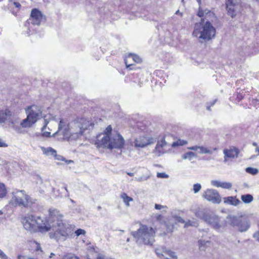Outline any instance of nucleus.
<instances>
[{
  "label": "nucleus",
  "mask_w": 259,
  "mask_h": 259,
  "mask_svg": "<svg viewBox=\"0 0 259 259\" xmlns=\"http://www.w3.org/2000/svg\"><path fill=\"white\" fill-rule=\"evenodd\" d=\"M201 189V185L199 183L195 184L193 185V190L194 193H198Z\"/></svg>",
  "instance_id": "obj_37"
},
{
  "label": "nucleus",
  "mask_w": 259,
  "mask_h": 259,
  "mask_svg": "<svg viewBox=\"0 0 259 259\" xmlns=\"http://www.w3.org/2000/svg\"><path fill=\"white\" fill-rule=\"evenodd\" d=\"M156 176L159 178H168V175H167L165 172H157Z\"/></svg>",
  "instance_id": "obj_41"
},
{
  "label": "nucleus",
  "mask_w": 259,
  "mask_h": 259,
  "mask_svg": "<svg viewBox=\"0 0 259 259\" xmlns=\"http://www.w3.org/2000/svg\"><path fill=\"white\" fill-rule=\"evenodd\" d=\"M224 202L225 204L235 206L241 203L240 201L238 199L236 198V197L234 196H228L224 197Z\"/></svg>",
  "instance_id": "obj_23"
},
{
  "label": "nucleus",
  "mask_w": 259,
  "mask_h": 259,
  "mask_svg": "<svg viewBox=\"0 0 259 259\" xmlns=\"http://www.w3.org/2000/svg\"><path fill=\"white\" fill-rule=\"evenodd\" d=\"M246 171L247 173L254 175L258 173V170L257 168H253V167H248L246 168Z\"/></svg>",
  "instance_id": "obj_35"
},
{
  "label": "nucleus",
  "mask_w": 259,
  "mask_h": 259,
  "mask_svg": "<svg viewBox=\"0 0 259 259\" xmlns=\"http://www.w3.org/2000/svg\"><path fill=\"white\" fill-rule=\"evenodd\" d=\"M34 203V200L23 190H16L12 192V197L10 203L14 206L30 207Z\"/></svg>",
  "instance_id": "obj_6"
},
{
  "label": "nucleus",
  "mask_w": 259,
  "mask_h": 259,
  "mask_svg": "<svg viewBox=\"0 0 259 259\" xmlns=\"http://www.w3.org/2000/svg\"><path fill=\"white\" fill-rule=\"evenodd\" d=\"M224 154V161L227 162L229 158H234L238 157L239 150L236 148L225 149L223 150Z\"/></svg>",
  "instance_id": "obj_18"
},
{
  "label": "nucleus",
  "mask_w": 259,
  "mask_h": 259,
  "mask_svg": "<svg viewBox=\"0 0 259 259\" xmlns=\"http://www.w3.org/2000/svg\"><path fill=\"white\" fill-rule=\"evenodd\" d=\"M51 119L53 120H56V118H55V117L54 116H53L52 115H49V116H45L44 117V121H45V125H44V126L42 127V129H41V131L42 132H43L42 133V135L44 137H55V136H57V135H55V136H54V134L55 133H54L52 135H51V133L50 132H45L44 130L46 128L47 125H48V124L49 123V119H51Z\"/></svg>",
  "instance_id": "obj_20"
},
{
  "label": "nucleus",
  "mask_w": 259,
  "mask_h": 259,
  "mask_svg": "<svg viewBox=\"0 0 259 259\" xmlns=\"http://www.w3.org/2000/svg\"><path fill=\"white\" fill-rule=\"evenodd\" d=\"M202 196L207 201L214 204H219L221 202V197L217 190L207 189L203 193Z\"/></svg>",
  "instance_id": "obj_11"
},
{
  "label": "nucleus",
  "mask_w": 259,
  "mask_h": 259,
  "mask_svg": "<svg viewBox=\"0 0 259 259\" xmlns=\"http://www.w3.org/2000/svg\"><path fill=\"white\" fill-rule=\"evenodd\" d=\"M3 252V251L0 249V254Z\"/></svg>",
  "instance_id": "obj_62"
},
{
  "label": "nucleus",
  "mask_w": 259,
  "mask_h": 259,
  "mask_svg": "<svg viewBox=\"0 0 259 259\" xmlns=\"http://www.w3.org/2000/svg\"><path fill=\"white\" fill-rule=\"evenodd\" d=\"M49 237L57 241H64L71 237L74 232V226L66 220L60 212L55 209H49Z\"/></svg>",
  "instance_id": "obj_1"
},
{
  "label": "nucleus",
  "mask_w": 259,
  "mask_h": 259,
  "mask_svg": "<svg viewBox=\"0 0 259 259\" xmlns=\"http://www.w3.org/2000/svg\"><path fill=\"white\" fill-rule=\"evenodd\" d=\"M97 259H105V255L102 254H99Z\"/></svg>",
  "instance_id": "obj_48"
},
{
  "label": "nucleus",
  "mask_w": 259,
  "mask_h": 259,
  "mask_svg": "<svg viewBox=\"0 0 259 259\" xmlns=\"http://www.w3.org/2000/svg\"><path fill=\"white\" fill-rule=\"evenodd\" d=\"M227 223L240 232H246L250 227L248 219L235 215H228L226 218Z\"/></svg>",
  "instance_id": "obj_8"
},
{
  "label": "nucleus",
  "mask_w": 259,
  "mask_h": 259,
  "mask_svg": "<svg viewBox=\"0 0 259 259\" xmlns=\"http://www.w3.org/2000/svg\"><path fill=\"white\" fill-rule=\"evenodd\" d=\"M55 255V254L53 253H51V254H50V258H52L53 256Z\"/></svg>",
  "instance_id": "obj_54"
},
{
  "label": "nucleus",
  "mask_w": 259,
  "mask_h": 259,
  "mask_svg": "<svg viewBox=\"0 0 259 259\" xmlns=\"http://www.w3.org/2000/svg\"><path fill=\"white\" fill-rule=\"evenodd\" d=\"M0 123H6L8 124L14 123L12 117V113L9 110L0 111Z\"/></svg>",
  "instance_id": "obj_17"
},
{
  "label": "nucleus",
  "mask_w": 259,
  "mask_h": 259,
  "mask_svg": "<svg viewBox=\"0 0 259 259\" xmlns=\"http://www.w3.org/2000/svg\"><path fill=\"white\" fill-rule=\"evenodd\" d=\"M178 221H179V222L181 223H183L185 224L186 223L185 221L181 218H179V219L178 220Z\"/></svg>",
  "instance_id": "obj_49"
},
{
  "label": "nucleus",
  "mask_w": 259,
  "mask_h": 259,
  "mask_svg": "<svg viewBox=\"0 0 259 259\" xmlns=\"http://www.w3.org/2000/svg\"><path fill=\"white\" fill-rule=\"evenodd\" d=\"M74 233L76 236H79L80 235H84L86 232L84 230L78 229L77 230H76Z\"/></svg>",
  "instance_id": "obj_40"
},
{
  "label": "nucleus",
  "mask_w": 259,
  "mask_h": 259,
  "mask_svg": "<svg viewBox=\"0 0 259 259\" xmlns=\"http://www.w3.org/2000/svg\"><path fill=\"white\" fill-rule=\"evenodd\" d=\"M213 15L214 14L207 9L202 10L200 9V8L199 9V11L198 12V16L201 18L204 17V18H202V19H204V21L205 20H206V21L207 20L209 21L208 18L213 16Z\"/></svg>",
  "instance_id": "obj_22"
},
{
  "label": "nucleus",
  "mask_w": 259,
  "mask_h": 259,
  "mask_svg": "<svg viewBox=\"0 0 259 259\" xmlns=\"http://www.w3.org/2000/svg\"><path fill=\"white\" fill-rule=\"evenodd\" d=\"M40 148H41V151H42L43 154L47 156L56 155V153H57L56 150H55L52 147H49L45 148L44 147H41Z\"/></svg>",
  "instance_id": "obj_26"
},
{
  "label": "nucleus",
  "mask_w": 259,
  "mask_h": 259,
  "mask_svg": "<svg viewBox=\"0 0 259 259\" xmlns=\"http://www.w3.org/2000/svg\"><path fill=\"white\" fill-rule=\"evenodd\" d=\"M210 184L215 187H221L223 189H230L232 188V184L230 182H223L219 180H212Z\"/></svg>",
  "instance_id": "obj_21"
},
{
  "label": "nucleus",
  "mask_w": 259,
  "mask_h": 259,
  "mask_svg": "<svg viewBox=\"0 0 259 259\" xmlns=\"http://www.w3.org/2000/svg\"><path fill=\"white\" fill-rule=\"evenodd\" d=\"M258 233H255V234H254L253 237H256V236H258Z\"/></svg>",
  "instance_id": "obj_57"
},
{
  "label": "nucleus",
  "mask_w": 259,
  "mask_h": 259,
  "mask_svg": "<svg viewBox=\"0 0 259 259\" xmlns=\"http://www.w3.org/2000/svg\"><path fill=\"white\" fill-rule=\"evenodd\" d=\"M22 223L24 229L30 232L38 231L44 233L49 231L50 228L48 221L33 215H28L22 218Z\"/></svg>",
  "instance_id": "obj_5"
},
{
  "label": "nucleus",
  "mask_w": 259,
  "mask_h": 259,
  "mask_svg": "<svg viewBox=\"0 0 259 259\" xmlns=\"http://www.w3.org/2000/svg\"><path fill=\"white\" fill-rule=\"evenodd\" d=\"M112 128L111 125H109L107 127L104 133H102L101 134H106L108 135L109 136H111L110 134H111Z\"/></svg>",
  "instance_id": "obj_39"
},
{
  "label": "nucleus",
  "mask_w": 259,
  "mask_h": 259,
  "mask_svg": "<svg viewBox=\"0 0 259 259\" xmlns=\"http://www.w3.org/2000/svg\"><path fill=\"white\" fill-rule=\"evenodd\" d=\"M53 156L57 160H63V157L62 156L57 155V154H56V155H53Z\"/></svg>",
  "instance_id": "obj_45"
},
{
  "label": "nucleus",
  "mask_w": 259,
  "mask_h": 259,
  "mask_svg": "<svg viewBox=\"0 0 259 259\" xmlns=\"http://www.w3.org/2000/svg\"><path fill=\"white\" fill-rule=\"evenodd\" d=\"M64 189H65V190L66 191V193H67V195H66V196L69 197V193H68V190H67V187H64Z\"/></svg>",
  "instance_id": "obj_50"
},
{
  "label": "nucleus",
  "mask_w": 259,
  "mask_h": 259,
  "mask_svg": "<svg viewBox=\"0 0 259 259\" xmlns=\"http://www.w3.org/2000/svg\"><path fill=\"white\" fill-rule=\"evenodd\" d=\"M167 145L164 138H163L160 141H158L154 149V152L158 156H160L165 152L163 148Z\"/></svg>",
  "instance_id": "obj_19"
},
{
  "label": "nucleus",
  "mask_w": 259,
  "mask_h": 259,
  "mask_svg": "<svg viewBox=\"0 0 259 259\" xmlns=\"http://www.w3.org/2000/svg\"><path fill=\"white\" fill-rule=\"evenodd\" d=\"M127 174L131 177L134 176V173L133 172H127Z\"/></svg>",
  "instance_id": "obj_52"
},
{
  "label": "nucleus",
  "mask_w": 259,
  "mask_h": 259,
  "mask_svg": "<svg viewBox=\"0 0 259 259\" xmlns=\"http://www.w3.org/2000/svg\"><path fill=\"white\" fill-rule=\"evenodd\" d=\"M98 209L99 210V209H101V206H98Z\"/></svg>",
  "instance_id": "obj_61"
},
{
  "label": "nucleus",
  "mask_w": 259,
  "mask_h": 259,
  "mask_svg": "<svg viewBox=\"0 0 259 259\" xmlns=\"http://www.w3.org/2000/svg\"><path fill=\"white\" fill-rule=\"evenodd\" d=\"M36 244L37 245V246H36V250H38L40 249V245L39 244L36 243Z\"/></svg>",
  "instance_id": "obj_51"
},
{
  "label": "nucleus",
  "mask_w": 259,
  "mask_h": 259,
  "mask_svg": "<svg viewBox=\"0 0 259 259\" xmlns=\"http://www.w3.org/2000/svg\"><path fill=\"white\" fill-rule=\"evenodd\" d=\"M0 257L1 259H8L7 255L3 251L0 254Z\"/></svg>",
  "instance_id": "obj_44"
},
{
  "label": "nucleus",
  "mask_w": 259,
  "mask_h": 259,
  "mask_svg": "<svg viewBox=\"0 0 259 259\" xmlns=\"http://www.w3.org/2000/svg\"><path fill=\"white\" fill-rule=\"evenodd\" d=\"M72 162V161H71V160H69V161H68V163H70V162Z\"/></svg>",
  "instance_id": "obj_63"
},
{
  "label": "nucleus",
  "mask_w": 259,
  "mask_h": 259,
  "mask_svg": "<svg viewBox=\"0 0 259 259\" xmlns=\"http://www.w3.org/2000/svg\"><path fill=\"white\" fill-rule=\"evenodd\" d=\"M124 144L123 137L119 134L109 136L106 134H99L97 136L95 145L98 148L103 149H120Z\"/></svg>",
  "instance_id": "obj_4"
},
{
  "label": "nucleus",
  "mask_w": 259,
  "mask_h": 259,
  "mask_svg": "<svg viewBox=\"0 0 259 259\" xmlns=\"http://www.w3.org/2000/svg\"><path fill=\"white\" fill-rule=\"evenodd\" d=\"M205 222L209 224L212 228L220 232L224 228L220 218L212 213H209L207 217L205 218Z\"/></svg>",
  "instance_id": "obj_9"
},
{
  "label": "nucleus",
  "mask_w": 259,
  "mask_h": 259,
  "mask_svg": "<svg viewBox=\"0 0 259 259\" xmlns=\"http://www.w3.org/2000/svg\"><path fill=\"white\" fill-rule=\"evenodd\" d=\"M70 201L72 202V203H74V201L71 199H70Z\"/></svg>",
  "instance_id": "obj_60"
},
{
  "label": "nucleus",
  "mask_w": 259,
  "mask_h": 259,
  "mask_svg": "<svg viewBox=\"0 0 259 259\" xmlns=\"http://www.w3.org/2000/svg\"><path fill=\"white\" fill-rule=\"evenodd\" d=\"M198 4L200 5L201 4V0H196Z\"/></svg>",
  "instance_id": "obj_58"
},
{
  "label": "nucleus",
  "mask_w": 259,
  "mask_h": 259,
  "mask_svg": "<svg viewBox=\"0 0 259 259\" xmlns=\"http://www.w3.org/2000/svg\"><path fill=\"white\" fill-rule=\"evenodd\" d=\"M199 153L200 154H211L212 153V150L208 149L206 147L200 146Z\"/></svg>",
  "instance_id": "obj_33"
},
{
  "label": "nucleus",
  "mask_w": 259,
  "mask_h": 259,
  "mask_svg": "<svg viewBox=\"0 0 259 259\" xmlns=\"http://www.w3.org/2000/svg\"><path fill=\"white\" fill-rule=\"evenodd\" d=\"M217 101V100L215 99L210 103H207V105H206V109L207 110H210V107L214 105L215 104V103H216Z\"/></svg>",
  "instance_id": "obj_43"
},
{
  "label": "nucleus",
  "mask_w": 259,
  "mask_h": 259,
  "mask_svg": "<svg viewBox=\"0 0 259 259\" xmlns=\"http://www.w3.org/2000/svg\"><path fill=\"white\" fill-rule=\"evenodd\" d=\"M155 252L157 255L162 259H177L175 252L171 250H166L164 248H162V251L158 248L156 249Z\"/></svg>",
  "instance_id": "obj_14"
},
{
  "label": "nucleus",
  "mask_w": 259,
  "mask_h": 259,
  "mask_svg": "<svg viewBox=\"0 0 259 259\" xmlns=\"http://www.w3.org/2000/svg\"><path fill=\"white\" fill-rule=\"evenodd\" d=\"M179 13H180V11H179V10H178V11L176 12V14H179Z\"/></svg>",
  "instance_id": "obj_59"
},
{
  "label": "nucleus",
  "mask_w": 259,
  "mask_h": 259,
  "mask_svg": "<svg viewBox=\"0 0 259 259\" xmlns=\"http://www.w3.org/2000/svg\"><path fill=\"white\" fill-rule=\"evenodd\" d=\"M257 151L258 152V154H259V148L258 147H256L255 149V152H257Z\"/></svg>",
  "instance_id": "obj_56"
},
{
  "label": "nucleus",
  "mask_w": 259,
  "mask_h": 259,
  "mask_svg": "<svg viewBox=\"0 0 259 259\" xmlns=\"http://www.w3.org/2000/svg\"><path fill=\"white\" fill-rule=\"evenodd\" d=\"M241 199L244 203L248 204L251 203L253 201V197L251 194H247L242 195Z\"/></svg>",
  "instance_id": "obj_27"
},
{
  "label": "nucleus",
  "mask_w": 259,
  "mask_h": 259,
  "mask_svg": "<svg viewBox=\"0 0 259 259\" xmlns=\"http://www.w3.org/2000/svg\"><path fill=\"white\" fill-rule=\"evenodd\" d=\"M167 232H172V229L171 228H168L167 229Z\"/></svg>",
  "instance_id": "obj_53"
},
{
  "label": "nucleus",
  "mask_w": 259,
  "mask_h": 259,
  "mask_svg": "<svg viewBox=\"0 0 259 259\" xmlns=\"http://www.w3.org/2000/svg\"><path fill=\"white\" fill-rule=\"evenodd\" d=\"M199 148H200V146H192V147H189V149L191 150L197 151L198 149L199 150Z\"/></svg>",
  "instance_id": "obj_46"
},
{
  "label": "nucleus",
  "mask_w": 259,
  "mask_h": 259,
  "mask_svg": "<svg viewBox=\"0 0 259 259\" xmlns=\"http://www.w3.org/2000/svg\"><path fill=\"white\" fill-rule=\"evenodd\" d=\"M241 0H225L226 9L227 14L234 18L236 16Z\"/></svg>",
  "instance_id": "obj_12"
},
{
  "label": "nucleus",
  "mask_w": 259,
  "mask_h": 259,
  "mask_svg": "<svg viewBox=\"0 0 259 259\" xmlns=\"http://www.w3.org/2000/svg\"><path fill=\"white\" fill-rule=\"evenodd\" d=\"M149 178V177H136L134 179L135 181H137L138 182H142L145 180H147Z\"/></svg>",
  "instance_id": "obj_42"
},
{
  "label": "nucleus",
  "mask_w": 259,
  "mask_h": 259,
  "mask_svg": "<svg viewBox=\"0 0 259 259\" xmlns=\"http://www.w3.org/2000/svg\"><path fill=\"white\" fill-rule=\"evenodd\" d=\"M42 18L43 16L40 11L37 9H33L32 10L30 20L33 25H39L40 24Z\"/></svg>",
  "instance_id": "obj_15"
},
{
  "label": "nucleus",
  "mask_w": 259,
  "mask_h": 259,
  "mask_svg": "<svg viewBox=\"0 0 259 259\" xmlns=\"http://www.w3.org/2000/svg\"><path fill=\"white\" fill-rule=\"evenodd\" d=\"M210 241L209 240H205L203 239H200L198 240V245L199 249L201 250H204L207 246V244H209Z\"/></svg>",
  "instance_id": "obj_28"
},
{
  "label": "nucleus",
  "mask_w": 259,
  "mask_h": 259,
  "mask_svg": "<svg viewBox=\"0 0 259 259\" xmlns=\"http://www.w3.org/2000/svg\"><path fill=\"white\" fill-rule=\"evenodd\" d=\"M93 125V122L84 118H77L69 123L61 119L58 131L54 136L61 135L63 139L71 141L79 138L86 130Z\"/></svg>",
  "instance_id": "obj_2"
},
{
  "label": "nucleus",
  "mask_w": 259,
  "mask_h": 259,
  "mask_svg": "<svg viewBox=\"0 0 259 259\" xmlns=\"http://www.w3.org/2000/svg\"><path fill=\"white\" fill-rule=\"evenodd\" d=\"M132 235L146 245H152L155 240V231L152 228L146 226H142L137 231H133Z\"/></svg>",
  "instance_id": "obj_7"
},
{
  "label": "nucleus",
  "mask_w": 259,
  "mask_h": 259,
  "mask_svg": "<svg viewBox=\"0 0 259 259\" xmlns=\"http://www.w3.org/2000/svg\"><path fill=\"white\" fill-rule=\"evenodd\" d=\"M154 207L156 209L162 210V212H165L167 209V207L166 205H162L158 204H155Z\"/></svg>",
  "instance_id": "obj_36"
},
{
  "label": "nucleus",
  "mask_w": 259,
  "mask_h": 259,
  "mask_svg": "<svg viewBox=\"0 0 259 259\" xmlns=\"http://www.w3.org/2000/svg\"><path fill=\"white\" fill-rule=\"evenodd\" d=\"M25 112L27 115L35 122L42 117L41 108L35 105L27 107Z\"/></svg>",
  "instance_id": "obj_10"
},
{
  "label": "nucleus",
  "mask_w": 259,
  "mask_h": 259,
  "mask_svg": "<svg viewBox=\"0 0 259 259\" xmlns=\"http://www.w3.org/2000/svg\"><path fill=\"white\" fill-rule=\"evenodd\" d=\"M195 156V153L193 152H188L184 154L182 157L183 159L191 160Z\"/></svg>",
  "instance_id": "obj_32"
},
{
  "label": "nucleus",
  "mask_w": 259,
  "mask_h": 259,
  "mask_svg": "<svg viewBox=\"0 0 259 259\" xmlns=\"http://www.w3.org/2000/svg\"><path fill=\"white\" fill-rule=\"evenodd\" d=\"M7 193V191L5 185L0 183V198L4 197Z\"/></svg>",
  "instance_id": "obj_31"
},
{
  "label": "nucleus",
  "mask_w": 259,
  "mask_h": 259,
  "mask_svg": "<svg viewBox=\"0 0 259 259\" xmlns=\"http://www.w3.org/2000/svg\"><path fill=\"white\" fill-rule=\"evenodd\" d=\"M62 259H79V258L72 254H67L62 257Z\"/></svg>",
  "instance_id": "obj_38"
},
{
  "label": "nucleus",
  "mask_w": 259,
  "mask_h": 259,
  "mask_svg": "<svg viewBox=\"0 0 259 259\" xmlns=\"http://www.w3.org/2000/svg\"><path fill=\"white\" fill-rule=\"evenodd\" d=\"M215 28L208 20L206 21L201 19V21L195 24L192 35L197 38L200 43H205L215 37Z\"/></svg>",
  "instance_id": "obj_3"
},
{
  "label": "nucleus",
  "mask_w": 259,
  "mask_h": 259,
  "mask_svg": "<svg viewBox=\"0 0 259 259\" xmlns=\"http://www.w3.org/2000/svg\"><path fill=\"white\" fill-rule=\"evenodd\" d=\"M121 198L122 199L124 203L127 206L130 205L129 202L133 201V198L128 196L125 193H122L121 195Z\"/></svg>",
  "instance_id": "obj_30"
},
{
  "label": "nucleus",
  "mask_w": 259,
  "mask_h": 259,
  "mask_svg": "<svg viewBox=\"0 0 259 259\" xmlns=\"http://www.w3.org/2000/svg\"><path fill=\"white\" fill-rule=\"evenodd\" d=\"M156 142V139L148 136H141L135 140L134 144L136 147L144 148Z\"/></svg>",
  "instance_id": "obj_13"
},
{
  "label": "nucleus",
  "mask_w": 259,
  "mask_h": 259,
  "mask_svg": "<svg viewBox=\"0 0 259 259\" xmlns=\"http://www.w3.org/2000/svg\"><path fill=\"white\" fill-rule=\"evenodd\" d=\"M198 225H199L198 221L194 219V220H189L188 222H186L184 225V227L187 228L189 226L197 227H198Z\"/></svg>",
  "instance_id": "obj_29"
},
{
  "label": "nucleus",
  "mask_w": 259,
  "mask_h": 259,
  "mask_svg": "<svg viewBox=\"0 0 259 259\" xmlns=\"http://www.w3.org/2000/svg\"><path fill=\"white\" fill-rule=\"evenodd\" d=\"M195 215L205 221V218L207 217V215L209 213L208 211L205 209L197 208L193 211Z\"/></svg>",
  "instance_id": "obj_24"
},
{
  "label": "nucleus",
  "mask_w": 259,
  "mask_h": 259,
  "mask_svg": "<svg viewBox=\"0 0 259 259\" xmlns=\"http://www.w3.org/2000/svg\"><path fill=\"white\" fill-rule=\"evenodd\" d=\"M35 123V122L32 119H31V118L27 115V117L23 119L20 122V125L23 128H29L32 126Z\"/></svg>",
  "instance_id": "obj_25"
},
{
  "label": "nucleus",
  "mask_w": 259,
  "mask_h": 259,
  "mask_svg": "<svg viewBox=\"0 0 259 259\" xmlns=\"http://www.w3.org/2000/svg\"><path fill=\"white\" fill-rule=\"evenodd\" d=\"M129 241H130V239H129V238H128V239H127V242H128Z\"/></svg>",
  "instance_id": "obj_64"
},
{
  "label": "nucleus",
  "mask_w": 259,
  "mask_h": 259,
  "mask_svg": "<svg viewBox=\"0 0 259 259\" xmlns=\"http://www.w3.org/2000/svg\"><path fill=\"white\" fill-rule=\"evenodd\" d=\"M252 145H253L254 146H255V147H257V144L256 143L254 142V143H253Z\"/></svg>",
  "instance_id": "obj_55"
},
{
  "label": "nucleus",
  "mask_w": 259,
  "mask_h": 259,
  "mask_svg": "<svg viewBox=\"0 0 259 259\" xmlns=\"http://www.w3.org/2000/svg\"><path fill=\"white\" fill-rule=\"evenodd\" d=\"M141 62V58L139 56L133 54H128L124 59V62L126 68H129L130 69H132L130 67L133 66L135 63H139Z\"/></svg>",
  "instance_id": "obj_16"
},
{
  "label": "nucleus",
  "mask_w": 259,
  "mask_h": 259,
  "mask_svg": "<svg viewBox=\"0 0 259 259\" xmlns=\"http://www.w3.org/2000/svg\"><path fill=\"white\" fill-rule=\"evenodd\" d=\"M13 5L15 6V7L18 8L19 9L21 7V5L18 2H14L13 3Z\"/></svg>",
  "instance_id": "obj_47"
},
{
  "label": "nucleus",
  "mask_w": 259,
  "mask_h": 259,
  "mask_svg": "<svg viewBox=\"0 0 259 259\" xmlns=\"http://www.w3.org/2000/svg\"><path fill=\"white\" fill-rule=\"evenodd\" d=\"M187 144V142L186 140H178V141L174 142L171 146L172 147H175L177 146H183Z\"/></svg>",
  "instance_id": "obj_34"
}]
</instances>
